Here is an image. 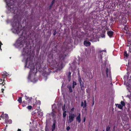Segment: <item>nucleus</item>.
I'll return each mask as SVG.
<instances>
[{
  "instance_id": "1",
  "label": "nucleus",
  "mask_w": 131,
  "mask_h": 131,
  "mask_svg": "<svg viewBox=\"0 0 131 131\" xmlns=\"http://www.w3.org/2000/svg\"><path fill=\"white\" fill-rule=\"evenodd\" d=\"M28 45L26 43L25 38H23L21 37L17 41L14 45L16 47L21 49L22 56L26 61L25 68H28L30 70L28 79L31 81L35 82L37 80L36 78L37 69L35 67L32 63L31 58L33 57L31 56V50Z\"/></svg>"
},
{
  "instance_id": "2",
  "label": "nucleus",
  "mask_w": 131,
  "mask_h": 131,
  "mask_svg": "<svg viewBox=\"0 0 131 131\" xmlns=\"http://www.w3.org/2000/svg\"><path fill=\"white\" fill-rule=\"evenodd\" d=\"M7 5V8L10 12L15 14L14 17V21L12 23V31L15 34H19L21 32V30L19 27L18 19L19 18V13L18 12L17 8L14 7L13 5L14 2L13 0H4Z\"/></svg>"
},
{
  "instance_id": "3",
  "label": "nucleus",
  "mask_w": 131,
  "mask_h": 131,
  "mask_svg": "<svg viewBox=\"0 0 131 131\" xmlns=\"http://www.w3.org/2000/svg\"><path fill=\"white\" fill-rule=\"evenodd\" d=\"M51 64L53 66L54 68H59V69H61L62 67V65L61 62H59V63H57L56 61H53L51 63Z\"/></svg>"
},
{
  "instance_id": "4",
  "label": "nucleus",
  "mask_w": 131,
  "mask_h": 131,
  "mask_svg": "<svg viewBox=\"0 0 131 131\" xmlns=\"http://www.w3.org/2000/svg\"><path fill=\"white\" fill-rule=\"evenodd\" d=\"M105 70L107 77L110 76L111 75L110 65H107L106 67L105 68Z\"/></svg>"
},
{
  "instance_id": "5",
  "label": "nucleus",
  "mask_w": 131,
  "mask_h": 131,
  "mask_svg": "<svg viewBox=\"0 0 131 131\" xmlns=\"http://www.w3.org/2000/svg\"><path fill=\"white\" fill-rule=\"evenodd\" d=\"M121 104H116L115 105L116 106H117L118 108H119L122 110L123 109V107L125 105V104L124 102L123 101H121Z\"/></svg>"
},
{
  "instance_id": "6",
  "label": "nucleus",
  "mask_w": 131,
  "mask_h": 131,
  "mask_svg": "<svg viewBox=\"0 0 131 131\" xmlns=\"http://www.w3.org/2000/svg\"><path fill=\"white\" fill-rule=\"evenodd\" d=\"M74 117L75 116L74 114H69V123L73 121Z\"/></svg>"
},
{
  "instance_id": "7",
  "label": "nucleus",
  "mask_w": 131,
  "mask_h": 131,
  "mask_svg": "<svg viewBox=\"0 0 131 131\" xmlns=\"http://www.w3.org/2000/svg\"><path fill=\"white\" fill-rule=\"evenodd\" d=\"M125 83H126V85L127 86H129L130 85L131 83V81L130 79L128 78L127 80H126L125 78Z\"/></svg>"
},
{
  "instance_id": "8",
  "label": "nucleus",
  "mask_w": 131,
  "mask_h": 131,
  "mask_svg": "<svg viewBox=\"0 0 131 131\" xmlns=\"http://www.w3.org/2000/svg\"><path fill=\"white\" fill-rule=\"evenodd\" d=\"M59 57L61 59H63L66 56L65 54H64V53L63 52H60V53L59 54Z\"/></svg>"
},
{
  "instance_id": "9",
  "label": "nucleus",
  "mask_w": 131,
  "mask_h": 131,
  "mask_svg": "<svg viewBox=\"0 0 131 131\" xmlns=\"http://www.w3.org/2000/svg\"><path fill=\"white\" fill-rule=\"evenodd\" d=\"M2 117L3 118H4L6 120H7L8 119V115L6 114L2 115L0 116V117Z\"/></svg>"
},
{
  "instance_id": "10",
  "label": "nucleus",
  "mask_w": 131,
  "mask_h": 131,
  "mask_svg": "<svg viewBox=\"0 0 131 131\" xmlns=\"http://www.w3.org/2000/svg\"><path fill=\"white\" fill-rule=\"evenodd\" d=\"M91 44V43L87 40L85 41L84 42V45L86 47L89 46Z\"/></svg>"
},
{
  "instance_id": "11",
  "label": "nucleus",
  "mask_w": 131,
  "mask_h": 131,
  "mask_svg": "<svg viewBox=\"0 0 131 131\" xmlns=\"http://www.w3.org/2000/svg\"><path fill=\"white\" fill-rule=\"evenodd\" d=\"M37 114L38 116L39 117H41L43 116L42 112L40 111H38Z\"/></svg>"
},
{
  "instance_id": "12",
  "label": "nucleus",
  "mask_w": 131,
  "mask_h": 131,
  "mask_svg": "<svg viewBox=\"0 0 131 131\" xmlns=\"http://www.w3.org/2000/svg\"><path fill=\"white\" fill-rule=\"evenodd\" d=\"M86 103L85 100H84V102H82L81 103V106L83 107V108H84L86 106Z\"/></svg>"
},
{
  "instance_id": "13",
  "label": "nucleus",
  "mask_w": 131,
  "mask_h": 131,
  "mask_svg": "<svg viewBox=\"0 0 131 131\" xmlns=\"http://www.w3.org/2000/svg\"><path fill=\"white\" fill-rule=\"evenodd\" d=\"M79 81L80 82L81 87V88L84 87V85L83 84V82H82V80L81 79V78L79 77Z\"/></svg>"
},
{
  "instance_id": "14",
  "label": "nucleus",
  "mask_w": 131,
  "mask_h": 131,
  "mask_svg": "<svg viewBox=\"0 0 131 131\" xmlns=\"http://www.w3.org/2000/svg\"><path fill=\"white\" fill-rule=\"evenodd\" d=\"M108 35L110 37H111L113 34V32L112 31H109L107 32Z\"/></svg>"
},
{
  "instance_id": "15",
  "label": "nucleus",
  "mask_w": 131,
  "mask_h": 131,
  "mask_svg": "<svg viewBox=\"0 0 131 131\" xmlns=\"http://www.w3.org/2000/svg\"><path fill=\"white\" fill-rule=\"evenodd\" d=\"M76 120L79 123L80 122L81 120L80 118V113L78 115L77 117Z\"/></svg>"
},
{
  "instance_id": "16",
  "label": "nucleus",
  "mask_w": 131,
  "mask_h": 131,
  "mask_svg": "<svg viewBox=\"0 0 131 131\" xmlns=\"http://www.w3.org/2000/svg\"><path fill=\"white\" fill-rule=\"evenodd\" d=\"M25 99L26 100L28 101L29 103H30V101L32 99L31 97H29L27 96L26 95H25Z\"/></svg>"
},
{
  "instance_id": "17",
  "label": "nucleus",
  "mask_w": 131,
  "mask_h": 131,
  "mask_svg": "<svg viewBox=\"0 0 131 131\" xmlns=\"http://www.w3.org/2000/svg\"><path fill=\"white\" fill-rule=\"evenodd\" d=\"M9 74H8L6 72H4L3 73V74H2L3 75V78L4 79L5 78V77H4V76H8Z\"/></svg>"
},
{
  "instance_id": "18",
  "label": "nucleus",
  "mask_w": 131,
  "mask_h": 131,
  "mask_svg": "<svg viewBox=\"0 0 131 131\" xmlns=\"http://www.w3.org/2000/svg\"><path fill=\"white\" fill-rule=\"evenodd\" d=\"M67 87L69 89V91L70 92H73V90L72 89V87L71 85H68L67 86Z\"/></svg>"
},
{
  "instance_id": "19",
  "label": "nucleus",
  "mask_w": 131,
  "mask_h": 131,
  "mask_svg": "<svg viewBox=\"0 0 131 131\" xmlns=\"http://www.w3.org/2000/svg\"><path fill=\"white\" fill-rule=\"evenodd\" d=\"M4 79L3 80H2V79H0V84H2L3 85H4L5 83L4 82H3L4 81Z\"/></svg>"
},
{
  "instance_id": "20",
  "label": "nucleus",
  "mask_w": 131,
  "mask_h": 131,
  "mask_svg": "<svg viewBox=\"0 0 131 131\" xmlns=\"http://www.w3.org/2000/svg\"><path fill=\"white\" fill-rule=\"evenodd\" d=\"M55 127V124L54 123L52 125V131H54V130Z\"/></svg>"
},
{
  "instance_id": "21",
  "label": "nucleus",
  "mask_w": 131,
  "mask_h": 131,
  "mask_svg": "<svg viewBox=\"0 0 131 131\" xmlns=\"http://www.w3.org/2000/svg\"><path fill=\"white\" fill-rule=\"evenodd\" d=\"M71 73L69 72L68 73V77L69 79V81H70V77H71Z\"/></svg>"
},
{
  "instance_id": "22",
  "label": "nucleus",
  "mask_w": 131,
  "mask_h": 131,
  "mask_svg": "<svg viewBox=\"0 0 131 131\" xmlns=\"http://www.w3.org/2000/svg\"><path fill=\"white\" fill-rule=\"evenodd\" d=\"M17 101L19 103H21L22 102V97H19L18 98V99L17 100Z\"/></svg>"
},
{
  "instance_id": "23",
  "label": "nucleus",
  "mask_w": 131,
  "mask_h": 131,
  "mask_svg": "<svg viewBox=\"0 0 131 131\" xmlns=\"http://www.w3.org/2000/svg\"><path fill=\"white\" fill-rule=\"evenodd\" d=\"M77 85V83L76 82L73 81V85L72 88H74L75 87V86Z\"/></svg>"
},
{
  "instance_id": "24",
  "label": "nucleus",
  "mask_w": 131,
  "mask_h": 131,
  "mask_svg": "<svg viewBox=\"0 0 131 131\" xmlns=\"http://www.w3.org/2000/svg\"><path fill=\"white\" fill-rule=\"evenodd\" d=\"M66 111H64L63 113V117L64 118L66 116Z\"/></svg>"
},
{
  "instance_id": "25",
  "label": "nucleus",
  "mask_w": 131,
  "mask_h": 131,
  "mask_svg": "<svg viewBox=\"0 0 131 131\" xmlns=\"http://www.w3.org/2000/svg\"><path fill=\"white\" fill-rule=\"evenodd\" d=\"M124 56L127 58L129 56V55L127 53V52L126 51H125L124 52Z\"/></svg>"
},
{
  "instance_id": "26",
  "label": "nucleus",
  "mask_w": 131,
  "mask_h": 131,
  "mask_svg": "<svg viewBox=\"0 0 131 131\" xmlns=\"http://www.w3.org/2000/svg\"><path fill=\"white\" fill-rule=\"evenodd\" d=\"M105 64H103L102 65V70H103L104 68L105 67V66L106 64V63L105 62H104Z\"/></svg>"
},
{
  "instance_id": "27",
  "label": "nucleus",
  "mask_w": 131,
  "mask_h": 131,
  "mask_svg": "<svg viewBox=\"0 0 131 131\" xmlns=\"http://www.w3.org/2000/svg\"><path fill=\"white\" fill-rule=\"evenodd\" d=\"M110 129V127L109 126H108L106 128V131H108ZM103 131H104V130H103Z\"/></svg>"
},
{
  "instance_id": "28",
  "label": "nucleus",
  "mask_w": 131,
  "mask_h": 131,
  "mask_svg": "<svg viewBox=\"0 0 131 131\" xmlns=\"http://www.w3.org/2000/svg\"><path fill=\"white\" fill-rule=\"evenodd\" d=\"M27 108L29 110H30L32 108V106H29L27 107Z\"/></svg>"
},
{
  "instance_id": "29",
  "label": "nucleus",
  "mask_w": 131,
  "mask_h": 131,
  "mask_svg": "<svg viewBox=\"0 0 131 131\" xmlns=\"http://www.w3.org/2000/svg\"><path fill=\"white\" fill-rule=\"evenodd\" d=\"M1 45H2V43L0 41V51H2V49H1Z\"/></svg>"
},
{
  "instance_id": "30",
  "label": "nucleus",
  "mask_w": 131,
  "mask_h": 131,
  "mask_svg": "<svg viewBox=\"0 0 131 131\" xmlns=\"http://www.w3.org/2000/svg\"><path fill=\"white\" fill-rule=\"evenodd\" d=\"M70 129V127L68 126L67 128V131H69Z\"/></svg>"
},
{
  "instance_id": "31",
  "label": "nucleus",
  "mask_w": 131,
  "mask_h": 131,
  "mask_svg": "<svg viewBox=\"0 0 131 131\" xmlns=\"http://www.w3.org/2000/svg\"><path fill=\"white\" fill-rule=\"evenodd\" d=\"M74 108H72L71 109V112H72V113L73 111H74Z\"/></svg>"
},
{
  "instance_id": "32",
  "label": "nucleus",
  "mask_w": 131,
  "mask_h": 131,
  "mask_svg": "<svg viewBox=\"0 0 131 131\" xmlns=\"http://www.w3.org/2000/svg\"><path fill=\"white\" fill-rule=\"evenodd\" d=\"M27 105V103H26V104L25 103V104H23V107H24V106H26V105Z\"/></svg>"
},
{
  "instance_id": "33",
  "label": "nucleus",
  "mask_w": 131,
  "mask_h": 131,
  "mask_svg": "<svg viewBox=\"0 0 131 131\" xmlns=\"http://www.w3.org/2000/svg\"><path fill=\"white\" fill-rule=\"evenodd\" d=\"M72 68L73 69V70H75V69H76V68L75 67H73V66H72Z\"/></svg>"
},
{
  "instance_id": "34",
  "label": "nucleus",
  "mask_w": 131,
  "mask_h": 131,
  "mask_svg": "<svg viewBox=\"0 0 131 131\" xmlns=\"http://www.w3.org/2000/svg\"><path fill=\"white\" fill-rule=\"evenodd\" d=\"M55 0H53L52 3V4L54 2Z\"/></svg>"
},
{
  "instance_id": "35",
  "label": "nucleus",
  "mask_w": 131,
  "mask_h": 131,
  "mask_svg": "<svg viewBox=\"0 0 131 131\" xmlns=\"http://www.w3.org/2000/svg\"><path fill=\"white\" fill-rule=\"evenodd\" d=\"M86 118L85 117H84V118L83 119V122H84L85 121Z\"/></svg>"
},
{
  "instance_id": "36",
  "label": "nucleus",
  "mask_w": 131,
  "mask_h": 131,
  "mask_svg": "<svg viewBox=\"0 0 131 131\" xmlns=\"http://www.w3.org/2000/svg\"><path fill=\"white\" fill-rule=\"evenodd\" d=\"M30 131H38V130H36L35 131H34L33 130H31V129H30Z\"/></svg>"
},
{
  "instance_id": "37",
  "label": "nucleus",
  "mask_w": 131,
  "mask_h": 131,
  "mask_svg": "<svg viewBox=\"0 0 131 131\" xmlns=\"http://www.w3.org/2000/svg\"><path fill=\"white\" fill-rule=\"evenodd\" d=\"M94 104V97H93V105Z\"/></svg>"
},
{
  "instance_id": "38",
  "label": "nucleus",
  "mask_w": 131,
  "mask_h": 131,
  "mask_svg": "<svg viewBox=\"0 0 131 131\" xmlns=\"http://www.w3.org/2000/svg\"><path fill=\"white\" fill-rule=\"evenodd\" d=\"M53 34L54 35H55L56 34V31H55L54 32Z\"/></svg>"
},
{
  "instance_id": "39",
  "label": "nucleus",
  "mask_w": 131,
  "mask_h": 131,
  "mask_svg": "<svg viewBox=\"0 0 131 131\" xmlns=\"http://www.w3.org/2000/svg\"><path fill=\"white\" fill-rule=\"evenodd\" d=\"M17 131H21V130L20 129H18Z\"/></svg>"
},
{
  "instance_id": "40",
  "label": "nucleus",
  "mask_w": 131,
  "mask_h": 131,
  "mask_svg": "<svg viewBox=\"0 0 131 131\" xmlns=\"http://www.w3.org/2000/svg\"><path fill=\"white\" fill-rule=\"evenodd\" d=\"M2 91V92H3V91H4V90L3 89H2L1 90Z\"/></svg>"
},
{
  "instance_id": "41",
  "label": "nucleus",
  "mask_w": 131,
  "mask_h": 131,
  "mask_svg": "<svg viewBox=\"0 0 131 131\" xmlns=\"http://www.w3.org/2000/svg\"><path fill=\"white\" fill-rule=\"evenodd\" d=\"M55 105H53L52 106V108H53V107H55Z\"/></svg>"
},
{
  "instance_id": "42",
  "label": "nucleus",
  "mask_w": 131,
  "mask_h": 131,
  "mask_svg": "<svg viewBox=\"0 0 131 131\" xmlns=\"http://www.w3.org/2000/svg\"><path fill=\"white\" fill-rule=\"evenodd\" d=\"M129 131H131V130H130V129L129 130Z\"/></svg>"
},
{
  "instance_id": "43",
  "label": "nucleus",
  "mask_w": 131,
  "mask_h": 131,
  "mask_svg": "<svg viewBox=\"0 0 131 131\" xmlns=\"http://www.w3.org/2000/svg\"><path fill=\"white\" fill-rule=\"evenodd\" d=\"M100 57H101V58H102V57H101V56H100Z\"/></svg>"
},
{
  "instance_id": "44",
  "label": "nucleus",
  "mask_w": 131,
  "mask_h": 131,
  "mask_svg": "<svg viewBox=\"0 0 131 131\" xmlns=\"http://www.w3.org/2000/svg\"><path fill=\"white\" fill-rule=\"evenodd\" d=\"M23 102H24V103H25V102H24V101H23Z\"/></svg>"
},
{
  "instance_id": "45",
  "label": "nucleus",
  "mask_w": 131,
  "mask_h": 131,
  "mask_svg": "<svg viewBox=\"0 0 131 131\" xmlns=\"http://www.w3.org/2000/svg\"><path fill=\"white\" fill-rule=\"evenodd\" d=\"M79 74V73H78V74Z\"/></svg>"
},
{
  "instance_id": "46",
  "label": "nucleus",
  "mask_w": 131,
  "mask_h": 131,
  "mask_svg": "<svg viewBox=\"0 0 131 131\" xmlns=\"http://www.w3.org/2000/svg\"><path fill=\"white\" fill-rule=\"evenodd\" d=\"M104 36H103V37H104Z\"/></svg>"
},
{
  "instance_id": "47",
  "label": "nucleus",
  "mask_w": 131,
  "mask_h": 131,
  "mask_svg": "<svg viewBox=\"0 0 131 131\" xmlns=\"http://www.w3.org/2000/svg\"><path fill=\"white\" fill-rule=\"evenodd\" d=\"M31 122H30V124H31Z\"/></svg>"
}]
</instances>
